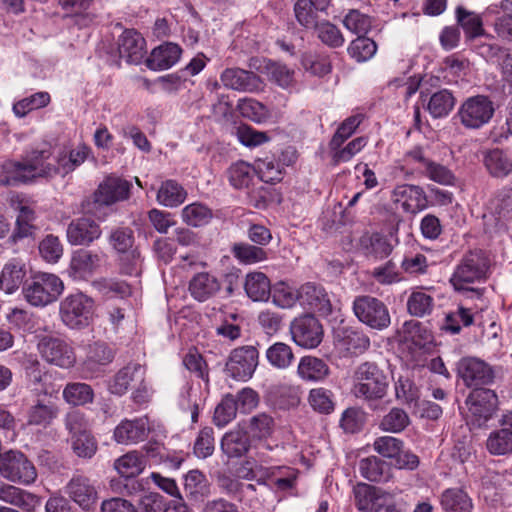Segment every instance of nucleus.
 Masks as SVG:
<instances>
[{
	"instance_id": "nucleus-50",
	"label": "nucleus",
	"mask_w": 512,
	"mask_h": 512,
	"mask_svg": "<svg viewBox=\"0 0 512 512\" xmlns=\"http://www.w3.org/2000/svg\"><path fill=\"white\" fill-rule=\"evenodd\" d=\"M183 221L193 227L206 225L212 218L211 210L198 202L189 204L182 209Z\"/></svg>"
},
{
	"instance_id": "nucleus-45",
	"label": "nucleus",
	"mask_w": 512,
	"mask_h": 512,
	"mask_svg": "<svg viewBox=\"0 0 512 512\" xmlns=\"http://www.w3.org/2000/svg\"><path fill=\"white\" fill-rule=\"evenodd\" d=\"M270 394L282 409L294 408L300 403L299 389L293 385H274L270 389Z\"/></svg>"
},
{
	"instance_id": "nucleus-5",
	"label": "nucleus",
	"mask_w": 512,
	"mask_h": 512,
	"mask_svg": "<svg viewBox=\"0 0 512 512\" xmlns=\"http://www.w3.org/2000/svg\"><path fill=\"white\" fill-rule=\"evenodd\" d=\"M130 189L131 183L127 180L116 176H108L94 192L93 201L84 205L85 213L96 217L98 220H104L106 214L101 212V207L128 199Z\"/></svg>"
},
{
	"instance_id": "nucleus-8",
	"label": "nucleus",
	"mask_w": 512,
	"mask_h": 512,
	"mask_svg": "<svg viewBox=\"0 0 512 512\" xmlns=\"http://www.w3.org/2000/svg\"><path fill=\"white\" fill-rule=\"evenodd\" d=\"M0 474L8 481L24 486L37 479L34 464L22 452L14 450L0 454Z\"/></svg>"
},
{
	"instance_id": "nucleus-63",
	"label": "nucleus",
	"mask_w": 512,
	"mask_h": 512,
	"mask_svg": "<svg viewBox=\"0 0 512 512\" xmlns=\"http://www.w3.org/2000/svg\"><path fill=\"white\" fill-rule=\"evenodd\" d=\"M39 253L48 263H56L63 255V246L57 236L47 235L39 243Z\"/></svg>"
},
{
	"instance_id": "nucleus-33",
	"label": "nucleus",
	"mask_w": 512,
	"mask_h": 512,
	"mask_svg": "<svg viewBox=\"0 0 512 512\" xmlns=\"http://www.w3.org/2000/svg\"><path fill=\"white\" fill-rule=\"evenodd\" d=\"M0 500L26 510H31L39 504L36 495L5 483L0 484Z\"/></svg>"
},
{
	"instance_id": "nucleus-1",
	"label": "nucleus",
	"mask_w": 512,
	"mask_h": 512,
	"mask_svg": "<svg viewBox=\"0 0 512 512\" xmlns=\"http://www.w3.org/2000/svg\"><path fill=\"white\" fill-rule=\"evenodd\" d=\"M51 156L49 148L34 150L22 161H5L0 172V185L17 186L32 182L36 178H44L49 171L42 169V160Z\"/></svg>"
},
{
	"instance_id": "nucleus-31",
	"label": "nucleus",
	"mask_w": 512,
	"mask_h": 512,
	"mask_svg": "<svg viewBox=\"0 0 512 512\" xmlns=\"http://www.w3.org/2000/svg\"><path fill=\"white\" fill-rule=\"evenodd\" d=\"M483 163L493 177L504 178L512 173V159L499 148L484 151Z\"/></svg>"
},
{
	"instance_id": "nucleus-64",
	"label": "nucleus",
	"mask_w": 512,
	"mask_h": 512,
	"mask_svg": "<svg viewBox=\"0 0 512 512\" xmlns=\"http://www.w3.org/2000/svg\"><path fill=\"white\" fill-rule=\"evenodd\" d=\"M385 463L376 456L360 460L359 471L369 481H381L384 478Z\"/></svg>"
},
{
	"instance_id": "nucleus-62",
	"label": "nucleus",
	"mask_w": 512,
	"mask_h": 512,
	"mask_svg": "<svg viewBox=\"0 0 512 512\" xmlns=\"http://www.w3.org/2000/svg\"><path fill=\"white\" fill-rule=\"evenodd\" d=\"M372 277L382 285H392L403 280L397 265L391 260L375 267L372 271Z\"/></svg>"
},
{
	"instance_id": "nucleus-30",
	"label": "nucleus",
	"mask_w": 512,
	"mask_h": 512,
	"mask_svg": "<svg viewBox=\"0 0 512 512\" xmlns=\"http://www.w3.org/2000/svg\"><path fill=\"white\" fill-rule=\"evenodd\" d=\"M220 289V281L215 276L207 272L196 274L189 284V291L191 295L198 301L208 300L216 295Z\"/></svg>"
},
{
	"instance_id": "nucleus-37",
	"label": "nucleus",
	"mask_w": 512,
	"mask_h": 512,
	"mask_svg": "<svg viewBox=\"0 0 512 512\" xmlns=\"http://www.w3.org/2000/svg\"><path fill=\"white\" fill-rule=\"evenodd\" d=\"M430 291L424 288L412 289L406 304L410 315L424 317L431 314L434 308V297Z\"/></svg>"
},
{
	"instance_id": "nucleus-25",
	"label": "nucleus",
	"mask_w": 512,
	"mask_h": 512,
	"mask_svg": "<svg viewBox=\"0 0 512 512\" xmlns=\"http://www.w3.org/2000/svg\"><path fill=\"white\" fill-rule=\"evenodd\" d=\"M302 305L323 315L331 313L332 305L328 293L321 285L306 283L300 287Z\"/></svg>"
},
{
	"instance_id": "nucleus-47",
	"label": "nucleus",
	"mask_w": 512,
	"mask_h": 512,
	"mask_svg": "<svg viewBox=\"0 0 512 512\" xmlns=\"http://www.w3.org/2000/svg\"><path fill=\"white\" fill-rule=\"evenodd\" d=\"M63 398L74 406L85 405L93 401L94 393L86 383H70L63 390Z\"/></svg>"
},
{
	"instance_id": "nucleus-48",
	"label": "nucleus",
	"mask_w": 512,
	"mask_h": 512,
	"mask_svg": "<svg viewBox=\"0 0 512 512\" xmlns=\"http://www.w3.org/2000/svg\"><path fill=\"white\" fill-rule=\"evenodd\" d=\"M333 398L332 391L318 387L309 391L308 403L314 411L321 414H330L335 407Z\"/></svg>"
},
{
	"instance_id": "nucleus-42",
	"label": "nucleus",
	"mask_w": 512,
	"mask_h": 512,
	"mask_svg": "<svg viewBox=\"0 0 512 512\" xmlns=\"http://www.w3.org/2000/svg\"><path fill=\"white\" fill-rule=\"evenodd\" d=\"M359 247L366 255L380 259L387 257L392 251L388 240L379 234H364L359 240Z\"/></svg>"
},
{
	"instance_id": "nucleus-24",
	"label": "nucleus",
	"mask_w": 512,
	"mask_h": 512,
	"mask_svg": "<svg viewBox=\"0 0 512 512\" xmlns=\"http://www.w3.org/2000/svg\"><path fill=\"white\" fill-rule=\"evenodd\" d=\"M146 374L144 366L138 363H130L120 369L109 381L108 389L112 394L123 395L129 388H133L136 382L142 381Z\"/></svg>"
},
{
	"instance_id": "nucleus-32",
	"label": "nucleus",
	"mask_w": 512,
	"mask_h": 512,
	"mask_svg": "<svg viewBox=\"0 0 512 512\" xmlns=\"http://www.w3.org/2000/svg\"><path fill=\"white\" fill-rule=\"evenodd\" d=\"M488 209L489 215L485 214L484 218H494L495 227H503L512 218V193L509 191L499 193L491 199Z\"/></svg>"
},
{
	"instance_id": "nucleus-16",
	"label": "nucleus",
	"mask_w": 512,
	"mask_h": 512,
	"mask_svg": "<svg viewBox=\"0 0 512 512\" xmlns=\"http://www.w3.org/2000/svg\"><path fill=\"white\" fill-rule=\"evenodd\" d=\"M220 80L226 88L241 92L253 93L263 88V82L258 75L240 68L225 69Z\"/></svg>"
},
{
	"instance_id": "nucleus-23",
	"label": "nucleus",
	"mask_w": 512,
	"mask_h": 512,
	"mask_svg": "<svg viewBox=\"0 0 512 512\" xmlns=\"http://www.w3.org/2000/svg\"><path fill=\"white\" fill-rule=\"evenodd\" d=\"M100 257L86 249H78L72 253L68 274L74 280H86L99 267Z\"/></svg>"
},
{
	"instance_id": "nucleus-39",
	"label": "nucleus",
	"mask_w": 512,
	"mask_h": 512,
	"mask_svg": "<svg viewBox=\"0 0 512 512\" xmlns=\"http://www.w3.org/2000/svg\"><path fill=\"white\" fill-rule=\"evenodd\" d=\"M249 447V438L240 429L225 433L221 440V449L230 458L243 456L249 450Z\"/></svg>"
},
{
	"instance_id": "nucleus-20",
	"label": "nucleus",
	"mask_w": 512,
	"mask_h": 512,
	"mask_svg": "<svg viewBox=\"0 0 512 512\" xmlns=\"http://www.w3.org/2000/svg\"><path fill=\"white\" fill-rule=\"evenodd\" d=\"M500 429L492 431L486 440V449L492 455L512 453V410L500 420Z\"/></svg>"
},
{
	"instance_id": "nucleus-61",
	"label": "nucleus",
	"mask_w": 512,
	"mask_h": 512,
	"mask_svg": "<svg viewBox=\"0 0 512 512\" xmlns=\"http://www.w3.org/2000/svg\"><path fill=\"white\" fill-rule=\"evenodd\" d=\"M318 38L326 45L336 48L344 43V37L340 30L328 21H321L314 27Z\"/></svg>"
},
{
	"instance_id": "nucleus-10",
	"label": "nucleus",
	"mask_w": 512,
	"mask_h": 512,
	"mask_svg": "<svg viewBox=\"0 0 512 512\" xmlns=\"http://www.w3.org/2000/svg\"><path fill=\"white\" fill-rule=\"evenodd\" d=\"M355 316L372 329L383 330L390 325L391 318L387 306L378 298L364 295L353 301Z\"/></svg>"
},
{
	"instance_id": "nucleus-43",
	"label": "nucleus",
	"mask_w": 512,
	"mask_h": 512,
	"mask_svg": "<svg viewBox=\"0 0 512 512\" xmlns=\"http://www.w3.org/2000/svg\"><path fill=\"white\" fill-rule=\"evenodd\" d=\"M410 425L408 413L398 407H393L386 413L379 424L382 431L389 433H400Z\"/></svg>"
},
{
	"instance_id": "nucleus-6",
	"label": "nucleus",
	"mask_w": 512,
	"mask_h": 512,
	"mask_svg": "<svg viewBox=\"0 0 512 512\" xmlns=\"http://www.w3.org/2000/svg\"><path fill=\"white\" fill-rule=\"evenodd\" d=\"M94 301L82 292L67 295L59 304L62 323L71 329L87 327L93 317Z\"/></svg>"
},
{
	"instance_id": "nucleus-55",
	"label": "nucleus",
	"mask_w": 512,
	"mask_h": 512,
	"mask_svg": "<svg viewBox=\"0 0 512 512\" xmlns=\"http://www.w3.org/2000/svg\"><path fill=\"white\" fill-rule=\"evenodd\" d=\"M50 102V95L47 92H37L24 98L13 105V112L17 117H24L30 111L47 106Z\"/></svg>"
},
{
	"instance_id": "nucleus-14",
	"label": "nucleus",
	"mask_w": 512,
	"mask_h": 512,
	"mask_svg": "<svg viewBox=\"0 0 512 512\" xmlns=\"http://www.w3.org/2000/svg\"><path fill=\"white\" fill-rule=\"evenodd\" d=\"M37 347L41 357L50 364L69 368L75 363L74 351L63 339L45 336L39 340Z\"/></svg>"
},
{
	"instance_id": "nucleus-21",
	"label": "nucleus",
	"mask_w": 512,
	"mask_h": 512,
	"mask_svg": "<svg viewBox=\"0 0 512 512\" xmlns=\"http://www.w3.org/2000/svg\"><path fill=\"white\" fill-rule=\"evenodd\" d=\"M120 58L129 64H139L146 54V42L140 33L133 29L125 30L118 40Z\"/></svg>"
},
{
	"instance_id": "nucleus-7",
	"label": "nucleus",
	"mask_w": 512,
	"mask_h": 512,
	"mask_svg": "<svg viewBox=\"0 0 512 512\" xmlns=\"http://www.w3.org/2000/svg\"><path fill=\"white\" fill-rule=\"evenodd\" d=\"M468 406L467 424L471 429L487 427L498 409L497 394L490 389H476L466 400Z\"/></svg>"
},
{
	"instance_id": "nucleus-11",
	"label": "nucleus",
	"mask_w": 512,
	"mask_h": 512,
	"mask_svg": "<svg viewBox=\"0 0 512 512\" xmlns=\"http://www.w3.org/2000/svg\"><path fill=\"white\" fill-rule=\"evenodd\" d=\"M259 363V352L251 345L233 349L226 361V374L236 381H248L252 378Z\"/></svg>"
},
{
	"instance_id": "nucleus-52",
	"label": "nucleus",
	"mask_w": 512,
	"mask_h": 512,
	"mask_svg": "<svg viewBox=\"0 0 512 512\" xmlns=\"http://www.w3.org/2000/svg\"><path fill=\"white\" fill-rule=\"evenodd\" d=\"M58 409L51 402L38 401L28 413V423L33 425L47 426L57 416Z\"/></svg>"
},
{
	"instance_id": "nucleus-17",
	"label": "nucleus",
	"mask_w": 512,
	"mask_h": 512,
	"mask_svg": "<svg viewBox=\"0 0 512 512\" xmlns=\"http://www.w3.org/2000/svg\"><path fill=\"white\" fill-rule=\"evenodd\" d=\"M102 234L100 225L90 217L83 216L70 222L67 239L72 245L88 246Z\"/></svg>"
},
{
	"instance_id": "nucleus-4",
	"label": "nucleus",
	"mask_w": 512,
	"mask_h": 512,
	"mask_svg": "<svg viewBox=\"0 0 512 512\" xmlns=\"http://www.w3.org/2000/svg\"><path fill=\"white\" fill-rule=\"evenodd\" d=\"M64 283L56 274L36 272L22 286L24 299L33 307L43 308L58 300Z\"/></svg>"
},
{
	"instance_id": "nucleus-34",
	"label": "nucleus",
	"mask_w": 512,
	"mask_h": 512,
	"mask_svg": "<svg viewBox=\"0 0 512 512\" xmlns=\"http://www.w3.org/2000/svg\"><path fill=\"white\" fill-rule=\"evenodd\" d=\"M146 465V456H144L141 451L137 450L122 455L114 462L116 471L125 478H134L141 474Z\"/></svg>"
},
{
	"instance_id": "nucleus-38",
	"label": "nucleus",
	"mask_w": 512,
	"mask_h": 512,
	"mask_svg": "<svg viewBox=\"0 0 512 512\" xmlns=\"http://www.w3.org/2000/svg\"><path fill=\"white\" fill-rule=\"evenodd\" d=\"M26 276L25 265L18 260L9 261L3 268L0 284L2 289L8 293H14L21 284H24Z\"/></svg>"
},
{
	"instance_id": "nucleus-59",
	"label": "nucleus",
	"mask_w": 512,
	"mask_h": 512,
	"mask_svg": "<svg viewBox=\"0 0 512 512\" xmlns=\"http://www.w3.org/2000/svg\"><path fill=\"white\" fill-rule=\"evenodd\" d=\"M184 490L188 497L197 500L207 492L206 478L199 470L189 471L184 479Z\"/></svg>"
},
{
	"instance_id": "nucleus-60",
	"label": "nucleus",
	"mask_w": 512,
	"mask_h": 512,
	"mask_svg": "<svg viewBox=\"0 0 512 512\" xmlns=\"http://www.w3.org/2000/svg\"><path fill=\"white\" fill-rule=\"evenodd\" d=\"M238 108L244 117L256 123L266 122L270 117L268 109L262 103L254 99L240 100Z\"/></svg>"
},
{
	"instance_id": "nucleus-41",
	"label": "nucleus",
	"mask_w": 512,
	"mask_h": 512,
	"mask_svg": "<svg viewBox=\"0 0 512 512\" xmlns=\"http://www.w3.org/2000/svg\"><path fill=\"white\" fill-rule=\"evenodd\" d=\"M455 105V98L447 89L433 93L427 103V110L433 118L447 116Z\"/></svg>"
},
{
	"instance_id": "nucleus-15",
	"label": "nucleus",
	"mask_w": 512,
	"mask_h": 512,
	"mask_svg": "<svg viewBox=\"0 0 512 512\" xmlns=\"http://www.w3.org/2000/svg\"><path fill=\"white\" fill-rule=\"evenodd\" d=\"M458 373L468 387L489 384L494 377L492 368L475 357L463 358L459 362Z\"/></svg>"
},
{
	"instance_id": "nucleus-26",
	"label": "nucleus",
	"mask_w": 512,
	"mask_h": 512,
	"mask_svg": "<svg viewBox=\"0 0 512 512\" xmlns=\"http://www.w3.org/2000/svg\"><path fill=\"white\" fill-rule=\"evenodd\" d=\"M329 374V365L321 358L308 355L299 360L297 376L304 382H323Z\"/></svg>"
},
{
	"instance_id": "nucleus-51",
	"label": "nucleus",
	"mask_w": 512,
	"mask_h": 512,
	"mask_svg": "<svg viewBox=\"0 0 512 512\" xmlns=\"http://www.w3.org/2000/svg\"><path fill=\"white\" fill-rule=\"evenodd\" d=\"M237 412L234 395L226 394L215 408L213 422L217 427L223 428L235 419Z\"/></svg>"
},
{
	"instance_id": "nucleus-29",
	"label": "nucleus",
	"mask_w": 512,
	"mask_h": 512,
	"mask_svg": "<svg viewBox=\"0 0 512 512\" xmlns=\"http://www.w3.org/2000/svg\"><path fill=\"white\" fill-rule=\"evenodd\" d=\"M439 501L445 512H472L474 507L468 493L458 487L445 489L440 494Z\"/></svg>"
},
{
	"instance_id": "nucleus-2",
	"label": "nucleus",
	"mask_w": 512,
	"mask_h": 512,
	"mask_svg": "<svg viewBox=\"0 0 512 512\" xmlns=\"http://www.w3.org/2000/svg\"><path fill=\"white\" fill-rule=\"evenodd\" d=\"M352 393L356 398L374 402L384 398L389 386L385 372L374 362H363L353 372Z\"/></svg>"
},
{
	"instance_id": "nucleus-22",
	"label": "nucleus",
	"mask_w": 512,
	"mask_h": 512,
	"mask_svg": "<svg viewBox=\"0 0 512 512\" xmlns=\"http://www.w3.org/2000/svg\"><path fill=\"white\" fill-rule=\"evenodd\" d=\"M66 494L85 510L92 508L97 500V491L91 481L82 475L73 476L65 487Z\"/></svg>"
},
{
	"instance_id": "nucleus-44",
	"label": "nucleus",
	"mask_w": 512,
	"mask_h": 512,
	"mask_svg": "<svg viewBox=\"0 0 512 512\" xmlns=\"http://www.w3.org/2000/svg\"><path fill=\"white\" fill-rule=\"evenodd\" d=\"M324 10L315 7L311 0H298L294 5L295 17L300 25L307 29H314L319 22V12Z\"/></svg>"
},
{
	"instance_id": "nucleus-19",
	"label": "nucleus",
	"mask_w": 512,
	"mask_h": 512,
	"mask_svg": "<svg viewBox=\"0 0 512 512\" xmlns=\"http://www.w3.org/2000/svg\"><path fill=\"white\" fill-rule=\"evenodd\" d=\"M354 494L357 508L365 512H378L392 500L390 493L367 484L357 485Z\"/></svg>"
},
{
	"instance_id": "nucleus-9",
	"label": "nucleus",
	"mask_w": 512,
	"mask_h": 512,
	"mask_svg": "<svg viewBox=\"0 0 512 512\" xmlns=\"http://www.w3.org/2000/svg\"><path fill=\"white\" fill-rule=\"evenodd\" d=\"M495 113L493 101L485 95L467 98L459 107L457 116L468 129H479L490 122Z\"/></svg>"
},
{
	"instance_id": "nucleus-53",
	"label": "nucleus",
	"mask_w": 512,
	"mask_h": 512,
	"mask_svg": "<svg viewBox=\"0 0 512 512\" xmlns=\"http://www.w3.org/2000/svg\"><path fill=\"white\" fill-rule=\"evenodd\" d=\"M377 51L376 43L365 36H359L353 40L349 47V55L357 62H365L371 59Z\"/></svg>"
},
{
	"instance_id": "nucleus-28",
	"label": "nucleus",
	"mask_w": 512,
	"mask_h": 512,
	"mask_svg": "<svg viewBox=\"0 0 512 512\" xmlns=\"http://www.w3.org/2000/svg\"><path fill=\"white\" fill-rule=\"evenodd\" d=\"M25 372L30 385L40 394L50 395L58 393L59 388L49 382V376L37 359H28L25 363Z\"/></svg>"
},
{
	"instance_id": "nucleus-54",
	"label": "nucleus",
	"mask_w": 512,
	"mask_h": 512,
	"mask_svg": "<svg viewBox=\"0 0 512 512\" xmlns=\"http://www.w3.org/2000/svg\"><path fill=\"white\" fill-rule=\"evenodd\" d=\"M300 300V289L295 290L284 282L275 285L272 292V302L279 308L288 309Z\"/></svg>"
},
{
	"instance_id": "nucleus-35",
	"label": "nucleus",
	"mask_w": 512,
	"mask_h": 512,
	"mask_svg": "<svg viewBox=\"0 0 512 512\" xmlns=\"http://www.w3.org/2000/svg\"><path fill=\"white\" fill-rule=\"evenodd\" d=\"M244 289L252 301H267L271 295V284L262 272H251L246 275Z\"/></svg>"
},
{
	"instance_id": "nucleus-40",
	"label": "nucleus",
	"mask_w": 512,
	"mask_h": 512,
	"mask_svg": "<svg viewBox=\"0 0 512 512\" xmlns=\"http://www.w3.org/2000/svg\"><path fill=\"white\" fill-rule=\"evenodd\" d=\"M185 189L175 180L164 181L157 192V201L165 207H177L186 199Z\"/></svg>"
},
{
	"instance_id": "nucleus-58",
	"label": "nucleus",
	"mask_w": 512,
	"mask_h": 512,
	"mask_svg": "<svg viewBox=\"0 0 512 512\" xmlns=\"http://www.w3.org/2000/svg\"><path fill=\"white\" fill-rule=\"evenodd\" d=\"M457 20L469 37H477L484 33L480 15L469 12L462 7L457 8Z\"/></svg>"
},
{
	"instance_id": "nucleus-57",
	"label": "nucleus",
	"mask_w": 512,
	"mask_h": 512,
	"mask_svg": "<svg viewBox=\"0 0 512 512\" xmlns=\"http://www.w3.org/2000/svg\"><path fill=\"white\" fill-rule=\"evenodd\" d=\"M232 252L235 258L243 264H255L267 259V253L263 248L248 243L235 244Z\"/></svg>"
},
{
	"instance_id": "nucleus-46",
	"label": "nucleus",
	"mask_w": 512,
	"mask_h": 512,
	"mask_svg": "<svg viewBox=\"0 0 512 512\" xmlns=\"http://www.w3.org/2000/svg\"><path fill=\"white\" fill-rule=\"evenodd\" d=\"M266 358L273 367L283 370L292 364L294 354L288 344L276 342L267 349Z\"/></svg>"
},
{
	"instance_id": "nucleus-36",
	"label": "nucleus",
	"mask_w": 512,
	"mask_h": 512,
	"mask_svg": "<svg viewBox=\"0 0 512 512\" xmlns=\"http://www.w3.org/2000/svg\"><path fill=\"white\" fill-rule=\"evenodd\" d=\"M344 143L345 141H339L337 145H333V140H330L328 144L331 161L334 165L350 161L367 145V138L357 137L343 146Z\"/></svg>"
},
{
	"instance_id": "nucleus-18",
	"label": "nucleus",
	"mask_w": 512,
	"mask_h": 512,
	"mask_svg": "<svg viewBox=\"0 0 512 512\" xmlns=\"http://www.w3.org/2000/svg\"><path fill=\"white\" fill-rule=\"evenodd\" d=\"M150 430L149 420L145 416L133 420L124 419L115 427L113 436L119 444H136L144 441Z\"/></svg>"
},
{
	"instance_id": "nucleus-12",
	"label": "nucleus",
	"mask_w": 512,
	"mask_h": 512,
	"mask_svg": "<svg viewBox=\"0 0 512 512\" xmlns=\"http://www.w3.org/2000/svg\"><path fill=\"white\" fill-rule=\"evenodd\" d=\"M391 201L397 209L410 215H416L428 207L426 192L414 184L396 185L391 192Z\"/></svg>"
},
{
	"instance_id": "nucleus-49",
	"label": "nucleus",
	"mask_w": 512,
	"mask_h": 512,
	"mask_svg": "<svg viewBox=\"0 0 512 512\" xmlns=\"http://www.w3.org/2000/svg\"><path fill=\"white\" fill-rule=\"evenodd\" d=\"M230 184L236 189L248 187L252 181L255 169L244 161H238L227 171Z\"/></svg>"
},
{
	"instance_id": "nucleus-27",
	"label": "nucleus",
	"mask_w": 512,
	"mask_h": 512,
	"mask_svg": "<svg viewBox=\"0 0 512 512\" xmlns=\"http://www.w3.org/2000/svg\"><path fill=\"white\" fill-rule=\"evenodd\" d=\"M181 48L174 43H165L154 48L146 60L151 70H166L176 64L181 55Z\"/></svg>"
},
{
	"instance_id": "nucleus-3",
	"label": "nucleus",
	"mask_w": 512,
	"mask_h": 512,
	"mask_svg": "<svg viewBox=\"0 0 512 512\" xmlns=\"http://www.w3.org/2000/svg\"><path fill=\"white\" fill-rule=\"evenodd\" d=\"M487 260L481 251L467 253L457 265L450 282L455 290L462 292L466 298H481L483 289L468 285L484 278Z\"/></svg>"
},
{
	"instance_id": "nucleus-13",
	"label": "nucleus",
	"mask_w": 512,
	"mask_h": 512,
	"mask_svg": "<svg viewBox=\"0 0 512 512\" xmlns=\"http://www.w3.org/2000/svg\"><path fill=\"white\" fill-rule=\"evenodd\" d=\"M293 341L300 347L312 349L317 347L323 338V328L312 314L295 318L290 325Z\"/></svg>"
},
{
	"instance_id": "nucleus-56",
	"label": "nucleus",
	"mask_w": 512,
	"mask_h": 512,
	"mask_svg": "<svg viewBox=\"0 0 512 512\" xmlns=\"http://www.w3.org/2000/svg\"><path fill=\"white\" fill-rule=\"evenodd\" d=\"M93 287L107 297L124 298L131 294L130 286L124 281L102 278L93 282Z\"/></svg>"
}]
</instances>
